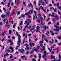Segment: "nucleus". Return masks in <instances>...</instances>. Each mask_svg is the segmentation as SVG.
Segmentation results:
<instances>
[{"mask_svg":"<svg viewBox=\"0 0 61 61\" xmlns=\"http://www.w3.org/2000/svg\"><path fill=\"white\" fill-rule=\"evenodd\" d=\"M54 27H56V28L55 29H54V30L55 31H57L58 32H59V30L61 29V27H60L59 29V27L58 26H56L55 25H54Z\"/></svg>","mask_w":61,"mask_h":61,"instance_id":"f257e3e1","label":"nucleus"},{"mask_svg":"<svg viewBox=\"0 0 61 61\" xmlns=\"http://www.w3.org/2000/svg\"><path fill=\"white\" fill-rule=\"evenodd\" d=\"M21 43V39L19 38V37L18 38V42H17V44L18 46H20V44Z\"/></svg>","mask_w":61,"mask_h":61,"instance_id":"f03ea898","label":"nucleus"},{"mask_svg":"<svg viewBox=\"0 0 61 61\" xmlns=\"http://www.w3.org/2000/svg\"><path fill=\"white\" fill-rule=\"evenodd\" d=\"M44 55L42 56L43 58H44V57H45L46 58H47V57H46V51H44Z\"/></svg>","mask_w":61,"mask_h":61,"instance_id":"7ed1b4c3","label":"nucleus"},{"mask_svg":"<svg viewBox=\"0 0 61 61\" xmlns=\"http://www.w3.org/2000/svg\"><path fill=\"white\" fill-rule=\"evenodd\" d=\"M8 42L9 43H11V44H10V45L12 46V45H13V41L11 40H9L8 41Z\"/></svg>","mask_w":61,"mask_h":61,"instance_id":"20e7f679","label":"nucleus"},{"mask_svg":"<svg viewBox=\"0 0 61 61\" xmlns=\"http://www.w3.org/2000/svg\"><path fill=\"white\" fill-rule=\"evenodd\" d=\"M39 46H38L37 48L35 49H34V50L35 51H36V52H37L38 51V50L39 49Z\"/></svg>","mask_w":61,"mask_h":61,"instance_id":"39448f33","label":"nucleus"},{"mask_svg":"<svg viewBox=\"0 0 61 61\" xmlns=\"http://www.w3.org/2000/svg\"><path fill=\"white\" fill-rule=\"evenodd\" d=\"M1 16L2 18H5L6 16V15H4L3 14H2Z\"/></svg>","mask_w":61,"mask_h":61,"instance_id":"423d86ee","label":"nucleus"},{"mask_svg":"<svg viewBox=\"0 0 61 61\" xmlns=\"http://www.w3.org/2000/svg\"><path fill=\"white\" fill-rule=\"evenodd\" d=\"M54 17H56L57 20H58L59 19V17H58V16L57 15L55 16Z\"/></svg>","mask_w":61,"mask_h":61,"instance_id":"0eeeda50","label":"nucleus"},{"mask_svg":"<svg viewBox=\"0 0 61 61\" xmlns=\"http://www.w3.org/2000/svg\"><path fill=\"white\" fill-rule=\"evenodd\" d=\"M29 45L31 47H32V45L33 46H34V44L33 43H30Z\"/></svg>","mask_w":61,"mask_h":61,"instance_id":"6e6552de","label":"nucleus"},{"mask_svg":"<svg viewBox=\"0 0 61 61\" xmlns=\"http://www.w3.org/2000/svg\"><path fill=\"white\" fill-rule=\"evenodd\" d=\"M50 32L51 34V35L52 36H54L55 35V33H54L53 31H50Z\"/></svg>","mask_w":61,"mask_h":61,"instance_id":"1a4fd4ad","label":"nucleus"},{"mask_svg":"<svg viewBox=\"0 0 61 61\" xmlns=\"http://www.w3.org/2000/svg\"><path fill=\"white\" fill-rule=\"evenodd\" d=\"M40 7H41V9L43 11H44V12H46V11L45 10L43 9V7H42V6H40Z\"/></svg>","mask_w":61,"mask_h":61,"instance_id":"9d476101","label":"nucleus"},{"mask_svg":"<svg viewBox=\"0 0 61 61\" xmlns=\"http://www.w3.org/2000/svg\"><path fill=\"white\" fill-rule=\"evenodd\" d=\"M9 49H10L11 50H12V51H14V50H13V48L12 47L10 46V47L9 48Z\"/></svg>","mask_w":61,"mask_h":61,"instance_id":"9b49d317","label":"nucleus"},{"mask_svg":"<svg viewBox=\"0 0 61 61\" xmlns=\"http://www.w3.org/2000/svg\"><path fill=\"white\" fill-rule=\"evenodd\" d=\"M6 15L8 16H9V14H10V12H8L6 13Z\"/></svg>","mask_w":61,"mask_h":61,"instance_id":"f8f14e48","label":"nucleus"},{"mask_svg":"<svg viewBox=\"0 0 61 61\" xmlns=\"http://www.w3.org/2000/svg\"><path fill=\"white\" fill-rule=\"evenodd\" d=\"M34 49H33L32 51H30V54H33L34 52Z\"/></svg>","mask_w":61,"mask_h":61,"instance_id":"ddd939ff","label":"nucleus"},{"mask_svg":"<svg viewBox=\"0 0 61 61\" xmlns=\"http://www.w3.org/2000/svg\"><path fill=\"white\" fill-rule=\"evenodd\" d=\"M51 58H52V59H54V58H55V56H52V55H51Z\"/></svg>","mask_w":61,"mask_h":61,"instance_id":"4468645a","label":"nucleus"},{"mask_svg":"<svg viewBox=\"0 0 61 61\" xmlns=\"http://www.w3.org/2000/svg\"><path fill=\"white\" fill-rule=\"evenodd\" d=\"M24 45L27 48H28V46H29V45H28L27 44H24Z\"/></svg>","mask_w":61,"mask_h":61,"instance_id":"2eb2a0df","label":"nucleus"},{"mask_svg":"<svg viewBox=\"0 0 61 61\" xmlns=\"http://www.w3.org/2000/svg\"><path fill=\"white\" fill-rule=\"evenodd\" d=\"M52 42H51V41H49V42L50 43H54V40H53V39H52Z\"/></svg>","mask_w":61,"mask_h":61,"instance_id":"dca6fc26","label":"nucleus"},{"mask_svg":"<svg viewBox=\"0 0 61 61\" xmlns=\"http://www.w3.org/2000/svg\"><path fill=\"white\" fill-rule=\"evenodd\" d=\"M3 32L2 33V34H1L0 35V36H5V34Z\"/></svg>","mask_w":61,"mask_h":61,"instance_id":"f3484780","label":"nucleus"},{"mask_svg":"<svg viewBox=\"0 0 61 61\" xmlns=\"http://www.w3.org/2000/svg\"><path fill=\"white\" fill-rule=\"evenodd\" d=\"M43 49H41V51H44V50H45V46H43Z\"/></svg>","mask_w":61,"mask_h":61,"instance_id":"a211bd4d","label":"nucleus"},{"mask_svg":"<svg viewBox=\"0 0 61 61\" xmlns=\"http://www.w3.org/2000/svg\"><path fill=\"white\" fill-rule=\"evenodd\" d=\"M59 59H61V55L60 54H59Z\"/></svg>","mask_w":61,"mask_h":61,"instance_id":"6ab92c4d","label":"nucleus"},{"mask_svg":"<svg viewBox=\"0 0 61 61\" xmlns=\"http://www.w3.org/2000/svg\"><path fill=\"white\" fill-rule=\"evenodd\" d=\"M53 10H54V12H56L57 10L56 9V8H55V9H54V8H53Z\"/></svg>","mask_w":61,"mask_h":61,"instance_id":"aec40b11","label":"nucleus"},{"mask_svg":"<svg viewBox=\"0 0 61 61\" xmlns=\"http://www.w3.org/2000/svg\"><path fill=\"white\" fill-rule=\"evenodd\" d=\"M39 58H41V54H39Z\"/></svg>","mask_w":61,"mask_h":61,"instance_id":"412c9836","label":"nucleus"},{"mask_svg":"<svg viewBox=\"0 0 61 61\" xmlns=\"http://www.w3.org/2000/svg\"><path fill=\"white\" fill-rule=\"evenodd\" d=\"M5 26L7 27V28H9V25H5Z\"/></svg>","mask_w":61,"mask_h":61,"instance_id":"4be33fe9","label":"nucleus"},{"mask_svg":"<svg viewBox=\"0 0 61 61\" xmlns=\"http://www.w3.org/2000/svg\"><path fill=\"white\" fill-rule=\"evenodd\" d=\"M34 10H32L30 11V13L31 14H33V11Z\"/></svg>","mask_w":61,"mask_h":61,"instance_id":"5701e85b","label":"nucleus"},{"mask_svg":"<svg viewBox=\"0 0 61 61\" xmlns=\"http://www.w3.org/2000/svg\"><path fill=\"white\" fill-rule=\"evenodd\" d=\"M57 37H58V39H61V37L59 36H57Z\"/></svg>","mask_w":61,"mask_h":61,"instance_id":"b1692460","label":"nucleus"},{"mask_svg":"<svg viewBox=\"0 0 61 61\" xmlns=\"http://www.w3.org/2000/svg\"><path fill=\"white\" fill-rule=\"evenodd\" d=\"M15 23L14 24V25L13 26V28H15V27L16 26Z\"/></svg>","mask_w":61,"mask_h":61,"instance_id":"393cba45","label":"nucleus"},{"mask_svg":"<svg viewBox=\"0 0 61 61\" xmlns=\"http://www.w3.org/2000/svg\"><path fill=\"white\" fill-rule=\"evenodd\" d=\"M45 24V22H44L43 23V24L42 25V26H41V27H42V28H44V27H43V25H44Z\"/></svg>","mask_w":61,"mask_h":61,"instance_id":"a878e982","label":"nucleus"},{"mask_svg":"<svg viewBox=\"0 0 61 61\" xmlns=\"http://www.w3.org/2000/svg\"><path fill=\"white\" fill-rule=\"evenodd\" d=\"M11 32H12V31H11V30H10L9 31V34H11Z\"/></svg>","mask_w":61,"mask_h":61,"instance_id":"bb28decb","label":"nucleus"},{"mask_svg":"<svg viewBox=\"0 0 61 61\" xmlns=\"http://www.w3.org/2000/svg\"><path fill=\"white\" fill-rule=\"evenodd\" d=\"M25 57V55L23 56H21V58L22 59H23V58Z\"/></svg>","mask_w":61,"mask_h":61,"instance_id":"cd10ccee","label":"nucleus"},{"mask_svg":"<svg viewBox=\"0 0 61 61\" xmlns=\"http://www.w3.org/2000/svg\"><path fill=\"white\" fill-rule=\"evenodd\" d=\"M40 46H41V47H42V46H43V44L41 43L40 44Z\"/></svg>","mask_w":61,"mask_h":61,"instance_id":"c85d7f7f","label":"nucleus"},{"mask_svg":"<svg viewBox=\"0 0 61 61\" xmlns=\"http://www.w3.org/2000/svg\"><path fill=\"white\" fill-rule=\"evenodd\" d=\"M40 28V27L39 26H37V29H38V30H39V28Z\"/></svg>","mask_w":61,"mask_h":61,"instance_id":"c756f323","label":"nucleus"},{"mask_svg":"<svg viewBox=\"0 0 61 61\" xmlns=\"http://www.w3.org/2000/svg\"><path fill=\"white\" fill-rule=\"evenodd\" d=\"M25 50H27V49H29V48H28H28L26 47V48H25Z\"/></svg>","mask_w":61,"mask_h":61,"instance_id":"7c9ffc66","label":"nucleus"},{"mask_svg":"<svg viewBox=\"0 0 61 61\" xmlns=\"http://www.w3.org/2000/svg\"><path fill=\"white\" fill-rule=\"evenodd\" d=\"M56 5L58 7H59V3H58Z\"/></svg>","mask_w":61,"mask_h":61,"instance_id":"2f4dec72","label":"nucleus"},{"mask_svg":"<svg viewBox=\"0 0 61 61\" xmlns=\"http://www.w3.org/2000/svg\"><path fill=\"white\" fill-rule=\"evenodd\" d=\"M10 51L9 50H6L5 52H10Z\"/></svg>","mask_w":61,"mask_h":61,"instance_id":"473e14b6","label":"nucleus"},{"mask_svg":"<svg viewBox=\"0 0 61 61\" xmlns=\"http://www.w3.org/2000/svg\"><path fill=\"white\" fill-rule=\"evenodd\" d=\"M9 6H10V2H9V3L8 4V7H9Z\"/></svg>","mask_w":61,"mask_h":61,"instance_id":"72a5a7b5","label":"nucleus"},{"mask_svg":"<svg viewBox=\"0 0 61 61\" xmlns=\"http://www.w3.org/2000/svg\"><path fill=\"white\" fill-rule=\"evenodd\" d=\"M43 36L42 37V38H44L45 37H46V36H45L44 35H42Z\"/></svg>","mask_w":61,"mask_h":61,"instance_id":"f704fd0d","label":"nucleus"},{"mask_svg":"<svg viewBox=\"0 0 61 61\" xmlns=\"http://www.w3.org/2000/svg\"><path fill=\"white\" fill-rule=\"evenodd\" d=\"M34 13L35 14V15H36V13L35 11H34Z\"/></svg>","mask_w":61,"mask_h":61,"instance_id":"c9c22d12","label":"nucleus"},{"mask_svg":"<svg viewBox=\"0 0 61 61\" xmlns=\"http://www.w3.org/2000/svg\"><path fill=\"white\" fill-rule=\"evenodd\" d=\"M3 10H4L5 11H6V9H5V7H3Z\"/></svg>","mask_w":61,"mask_h":61,"instance_id":"e433bc0d","label":"nucleus"},{"mask_svg":"<svg viewBox=\"0 0 61 61\" xmlns=\"http://www.w3.org/2000/svg\"><path fill=\"white\" fill-rule=\"evenodd\" d=\"M6 20H7V19H5L4 20H3V22H5V21H6Z\"/></svg>","mask_w":61,"mask_h":61,"instance_id":"4c0bfd02","label":"nucleus"},{"mask_svg":"<svg viewBox=\"0 0 61 61\" xmlns=\"http://www.w3.org/2000/svg\"><path fill=\"white\" fill-rule=\"evenodd\" d=\"M30 5H31V7H33V6L32 4H31V3H30Z\"/></svg>","mask_w":61,"mask_h":61,"instance_id":"58836bf2","label":"nucleus"},{"mask_svg":"<svg viewBox=\"0 0 61 61\" xmlns=\"http://www.w3.org/2000/svg\"><path fill=\"white\" fill-rule=\"evenodd\" d=\"M61 59H57V60H56V61H60L61 60Z\"/></svg>","mask_w":61,"mask_h":61,"instance_id":"ea45409f","label":"nucleus"},{"mask_svg":"<svg viewBox=\"0 0 61 61\" xmlns=\"http://www.w3.org/2000/svg\"><path fill=\"white\" fill-rule=\"evenodd\" d=\"M45 40L46 42H48V40H47L46 39H45Z\"/></svg>","mask_w":61,"mask_h":61,"instance_id":"a19ab883","label":"nucleus"},{"mask_svg":"<svg viewBox=\"0 0 61 61\" xmlns=\"http://www.w3.org/2000/svg\"><path fill=\"white\" fill-rule=\"evenodd\" d=\"M48 49L50 51V52H51V51H52V50H51V49L50 50V48H48Z\"/></svg>","mask_w":61,"mask_h":61,"instance_id":"79ce46f5","label":"nucleus"},{"mask_svg":"<svg viewBox=\"0 0 61 61\" xmlns=\"http://www.w3.org/2000/svg\"><path fill=\"white\" fill-rule=\"evenodd\" d=\"M27 20H28V21H30V22L31 23V20H30L29 19H27Z\"/></svg>","mask_w":61,"mask_h":61,"instance_id":"37998d69","label":"nucleus"},{"mask_svg":"<svg viewBox=\"0 0 61 61\" xmlns=\"http://www.w3.org/2000/svg\"><path fill=\"white\" fill-rule=\"evenodd\" d=\"M42 4L43 5H45L44 4V2H42Z\"/></svg>","mask_w":61,"mask_h":61,"instance_id":"c03bdc74","label":"nucleus"},{"mask_svg":"<svg viewBox=\"0 0 61 61\" xmlns=\"http://www.w3.org/2000/svg\"><path fill=\"white\" fill-rule=\"evenodd\" d=\"M14 15V14H13V13H11V14L10 15V16H13V15Z\"/></svg>","mask_w":61,"mask_h":61,"instance_id":"a18cd8bd","label":"nucleus"},{"mask_svg":"<svg viewBox=\"0 0 61 61\" xmlns=\"http://www.w3.org/2000/svg\"><path fill=\"white\" fill-rule=\"evenodd\" d=\"M28 18H31V16L29 15L28 16Z\"/></svg>","mask_w":61,"mask_h":61,"instance_id":"49530a36","label":"nucleus"},{"mask_svg":"<svg viewBox=\"0 0 61 61\" xmlns=\"http://www.w3.org/2000/svg\"><path fill=\"white\" fill-rule=\"evenodd\" d=\"M22 17H24L25 16V14H23L22 15Z\"/></svg>","mask_w":61,"mask_h":61,"instance_id":"de8ad7c7","label":"nucleus"},{"mask_svg":"<svg viewBox=\"0 0 61 61\" xmlns=\"http://www.w3.org/2000/svg\"><path fill=\"white\" fill-rule=\"evenodd\" d=\"M43 15L44 16V19H45V18H46V16L45 15V14H43Z\"/></svg>","mask_w":61,"mask_h":61,"instance_id":"09e8293b","label":"nucleus"},{"mask_svg":"<svg viewBox=\"0 0 61 61\" xmlns=\"http://www.w3.org/2000/svg\"><path fill=\"white\" fill-rule=\"evenodd\" d=\"M59 25V23L58 22L57 23L56 25Z\"/></svg>","mask_w":61,"mask_h":61,"instance_id":"8fccbe9b","label":"nucleus"},{"mask_svg":"<svg viewBox=\"0 0 61 61\" xmlns=\"http://www.w3.org/2000/svg\"><path fill=\"white\" fill-rule=\"evenodd\" d=\"M5 55H6V56H9V54H8L7 53H6Z\"/></svg>","mask_w":61,"mask_h":61,"instance_id":"3c124183","label":"nucleus"},{"mask_svg":"<svg viewBox=\"0 0 61 61\" xmlns=\"http://www.w3.org/2000/svg\"><path fill=\"white\" fill-rule=\"evenodd\" d=\"M40 19H41V20H43V18H42V17H40Z\"/></svg>","mask_w":61,"mask_h":61,"instance_id":"603ef678","label":"nucleus"},{"mask_svg":"<svg viewBox=\"0 0 61 61\" xmlns=\"http://www.w3.org/2000/svg\"><path fill=\"white\" fill-rule=\"evenodd\" d=\"M4 55V58H5V56H6V55H5V54H4L3 55Z\"/></svg>","mask_w":61,"mask_h":61,"instance_id":"864d4df0","label":"nucleus"},{"mask_svg":"<svg viewBox=\"0 0 61 61\" xmlns=\"http://www.w3.org/2000/svg\"><path fill=\"white\" fill-rule=\"evenodd\" d=\"M35 15H33V20H35Z\"/></svg>","mask_w":61,"mask_h":61,"instance_id":"5fc2aeb1","label":"nucleus"},{"mask_svg":"<svg viewBox=\"0 0 61 61\" xmlns=\"http://www.w3.org/2000/svg\"><path fill=\"white\" fill-rule=\"evenodd\" d=\"M58 14L59 15H60V14H61V13H60V11H59L58 10Z\"/></svg>","mask_w":61,"mask_h":61,"instance_id":"6e6d98bb","label":"nucleus"},{"mask_svg":"<svg viewBox=\"0 0 61 61\" xmlns=\"http://www.w3.org/2000/svg\"><path fill=\"white\" fill-rule=\"evenodd\" d=\"M27 25H29L30 24V23L29 22H28V23H27Z\"/></svg>","mask_w":61,"mask_h":61,"instance_id":"4d7b16f0","label":"nucleus"},{"mask_svg":"<svg viewBox=\"0 0 61 61\" xmlns=\"http://www.w3.org/2000/svg\"><path fill=\"white\" fill-rule=\"evenodd\" d=\"M25 15H29V14H28V13H25Z\"/></svg>","mask_w":61,"mask_h":61,"instance_id":"13d9d810","label":"nucleus"},{"mask_svg":"<svg viewBox=\"0 0 61 61\" xmlns=\"http://www.w3.org/2000/svg\"><path fill=\"white\" fill-rule=\"evenodd\" d=\"M18 47H19V46H17V47L16 48V49H17L18 48Z\"/></svg>","mask_w":61,"mask_h":61,"instance_id":"bf43d9fd","label":"nucleus"},{"mask_svg":"<svg viewBox=\"0 0 61 61\" xmlns=\"http://www.w3.org/2000/svg\"><path fill=\"white\" fill-rule=\"evenodd\" d=\"M16 34L18 36L19 35V34L18 33V32H16Z\"/></svg>","mask_w":61,"mask_h":61,"instance_id":"052dcab7","label":"nucleus"},{"mask_svg":"<svg viewBox=\"0 0 61 61\" xmlns=\"http://www.w3.org/2000/svg\"><path fill=\"white\" fill-rule=\"evenodd\" d=\"M28 28L29 29H30L31 28V26H29Z\"/></svg>","mask_w":61,"mask_h":61,"instance_id":"680f3d73","label":"nucleus"},{"mask_svg":"<svg viewBox=\"0 0 61 61\" xmlns=\"http://www.w3.org/2000/svg\"><path fill=\"white\" fill-rule=\"evenodd\" d=\"M7 31H6V30H5L4 32H3L4 33H6L7 32Z\"/></svg>","mask_w":61,"mask_h":61,"instance_id":"e2e57ef3","label":"nucleus"},{"mask_svg":"<svg viewBox=\"0 0 61 61\" xmlns=\"http://www.w3.org/2000/svg\"><path fill=\"white\" fill-rule=\"evenodd\" d=\"M32 61H36V60L35 59H32Z\"/></svg>","mask_w":61,"mask_h":61,"instance_id":"0e129e2a","label":"nucleus"},{"mask_svg":"<svg viewBox=\"0 0 61 61\" xmlns=\"http://www.w3.org/2000/svg\"><path fill=\"white\" fill-rule=\"evenodd\" d=\"M52 3L53 4H54V1L53 0L52 1Z\"/></svg>","mask_w":61,"mask_h":61,"instance_id":"69168bd1","label":"nucleus"},{"mask_svg":"<svg viewBox=\"0 0 61 61\" xmlns=\"http://www.w3.org/2000/svg\"><path fill=\"white\" fill-rule=\"evenodd\" d=\"M52 4H50L49 5V6H52Z\"/></svg>","mask_w":61,"mask_h":61,"instance_id":"338daca9","label":"nucleus"},{"mask_svg":"<svg viewBox=\"0 0 61 61\" xmlns=\"http://www.w3.org/2000/svg\"><path fill=\"white\" fill-rule=\"evenodd\" d=\"M29 54V51H27V53H26V54Z\"/></svg>","mask_w":61,"mask_h":61,"instance_id":"774afa93","label":"nucleus"}]
</instances>
